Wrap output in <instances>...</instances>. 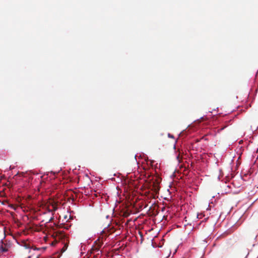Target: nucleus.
I'll return each instance as SVG.
<instances>
[{"label": "nucleus", "instance_id": "20e7f679", "mask_svg": "<svg viewBox=\"0 0 258 258\" xmlns=\"http://www.w3.org/2000/svg\"><path fill=\"white\" fill-rule=\"evenodd\" d=\"M51 205L53 208L52 211H56L57 209V205L56 203L53 202L51 204Z\"/></svg>", "mask_w": 258, "mask_h": 258}, {"label": "nucleus", "instance_id": "f257e3e1", "mask_svg": "<svg viewBox=\"0 0 258 258\" xmlns=\"http://www.w3.org/2000/svg\"><path fill=\"white\" fill-rule=\"evenodd\" d=\"M2 245L0 246V254L6 252L9 250L11 245L9 243H4L2 241Z\"/></svg>", "mask_w": 258, "mask_h": 258}, {"label": "nucleus", "instance_id": "39448f33", "mask_svg": "<svg viewBox=\"0 0 258 258\" xmlns=\"http://www.w3.org/2000/svg\"><path fill=\"white\" fill-rule=\"evenodd\" d=\"M153 187L152 188V190H154L155 192H157L159 190V187L157 185H155V183H153Z\"/></svg>", "mask_w": 258, "mask_h": 258}, {"label": "nucleus", "instance_id": "7ed1b4c3", "mask_svg": "<svg viewBox=\"0 0 258 258\" xmlns=\"http://www.w3.org/2000/svg\"><path fill=\"white\" fill-rule=\"evenodd\" d=\"M21 245L22 246H24L26 249H30L31 247L30 244L27 243L26 242H23Z\"/></svg>", "mask_w": 258, "mask_h": 258}, {"label": "nucleus", "instance_id": "0eeeda50", "mask_svg": "<svg viewBox=\"0 0 258 258\" xmlns=\"http://www.w3.org/2000/svg\"><path fill=\"white\" fill-rule=\"evenodd\" d=\"M62 250L63 251H65V249H64V247L62 248Z\"/></svg>", "mask_w": 258, "mask_h": 258}, {"label": "nucleus", "instance_id": "6e6552de", "mask_svg": "<svg viewBox=\"0 0 258 258\" xmlns=\"http://www.w3.org/2000/svg\"><path fill=\"white\" fill-rule=\"evenodd\" d=\"M34 249H37V250H39V248H35Z\"/></svg>", "mask_w": 258, "mask_h": 258}, {"label": "nucleus", "instance_id": "423d86ee", "mask_svg": "<svg viewBox=\"0 0 258 258\" xmlns=\"http://www.w3.org/2000/svg\"><path fill=\"white\" fill-rule=\"evenodd\" d=\"M168 136H169V137L173 138V136H172V135H170V134H168Z\"/></svg>", "mask_w": 258, "mask_h": 258}, {"label": "nucleus", "instance_id": "f03ea898", "mask_svg": "<svg viewBox=\"0 0 258 258\" xmlns=\"http://www.w3.org/2000/svg\"><path fill=\"white\" fill-rule=\"evenodd\" d=\"M102 244V242H99L98 244H97L96 246H95L94 248H93V250L96 252H98Z\"/></svg>", "mask_w": 258, "mask_h": 258}]
</instances>
